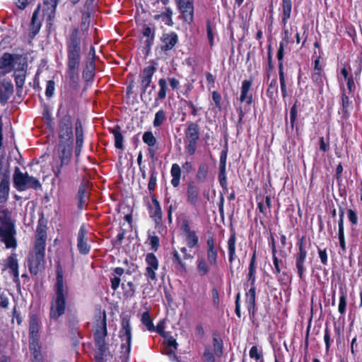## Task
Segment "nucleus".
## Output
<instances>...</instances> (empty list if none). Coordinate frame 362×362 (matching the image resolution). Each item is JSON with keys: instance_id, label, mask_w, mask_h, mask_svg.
Instances as JSON below:
<instances>
[{"instance_id": "nucleus-2", "label": "nucleus", "mask_w": 362, "mask_h": 362, "mask_svg": "<svg viewBox=\"0 0 362 362\" xmlns=\"http://www.w3.org/2000/svg\"><path fill=\"white\" fill-rule=\"evenodd\" d=\"M67 294V287L64 282L62 272L58 269L54 285V295L52 298L50 308V317L52 319L57 320L64 313Z\"/></svg>"}, {"instance_id": "nucleus-40", "label": "nucleus", "mask_w": 362, "mask_h": 362, "mask_svg": "<svg viewBox=\"0 0 362 362\" xmlns=\"http://www.w3.org/2000/svg\"><path fill=\"white\" fill-rule=\"evenodd\" d=\"M26 66L22 71H15L14 78L16 86L18 88H22L25 83V69Z\"/></svg>"}, {"instance_id": "nucleus-39", "label": "nucleus", "mask_w": 362, "mask_h": 362, "mask_svg": "<svg viewBox=\"0 0 362 362\" xmlns=\"http://www.w3.org/2000/svg\"><path fill=\"white\" fill-rule=\"evenodd\" d=\"M208 175V166L205 163H202L198 168L196 175L197 179L200 182H204Z\"/></svg>"}, {"instance_id": "nucleus-32", "label": "nucleus", "mask_w": 362, "mask_h": 362, "mask_svg": "<svg viewBox=\"0 0 362 362\" xmlns=\"http://www.w3.org/2000/svg\"><path fill=\"white\" fill-rule=\"evenodd\" d=\"M325 78V77L323 76L322 71L312 72L311 79L317 87L320 93H322L323 91Z\"/></svg>"}, {"instance_id": "nucleus-64", "label": "nucleus", "mask_w": 362, "mask_h": 362, "mask_svg": "<svg viewBox=\"0 0 362 362\" xmlns=\"http://www.w3.org/2000/svg\"><path fill=\"white\" fill-rule=\"evenodd\" d=\"M318 253H319V256H320L321 262L323 264H327L328 257H327V254L326 250H320V249H319L318 250Z\"/></svg>"}, {"instance_id": "nucleus-28", "label": "nucleus", "mask_w": 362, "mask_h": 362, "mask_svg": "<svg viewBox=\"0 0 362 362\" xmlns=\"http://www.w3.org/2000/svg\"><path fill=\"white\" fill-rule=\"evenodd\" d=\"M251 87V82L250 81H243L241 87V94L240 97V102L246 101L250 105L252 103V95H248L247 93Z\"/></svg>"}, {"instance_id": "nucleus-44", "label": "nucleus", "mask_w": 362, "mask_h": 362, "mask_svg": "<svg viewBox=\"0 0 362 362\" xmlns=\"http://www.w3.org/2000/svg\"><path fill=\"white\" fill-rule=\"evenodd\" d=\"M173 262L176 265V268L181 270H185V264L182 261L177 250H174L173 252Z\"/></svg>"}, {"instance_id": "nucleus-50", "label": "nucleus", "mask_w": 362, "mask_h": 362, "mask_svg": "<svg viewBox=\"0 0 362 362\" xmlns=\"http://www.w3.org/2000/svg\"><path fill=\"white\" fill-rule=\"evenodd\" d=\"M31 350H33V357L32 359V362H42V354L40 351H38L39 346L38 344H35L34 346H30Z\"/></svg>"}, {"instance_id": "nucleus-26", "label": "nucleus", "mask_w": 362, "mask_h": 362, "mask_svg": "<svg viewBox=\"0 0 362 362\" xmlns=\"http://www.w3.org/2000/svg\"><path fill=\"white\" fill-rule=\"evenodd\" d=\"M6 267L10 269L11 273L13 275V280H18V264L16 259V255L12 254L6 259Z\"/></svg>"}, {"instance_id": "nucleus-55", "label": "nucleus", "mask_w": 362, "mask_h": 362, "mask_svg": "<svg viewBox=\"0 0 362 362\" xmlns=\"http://www.w3.org/2000/svg\"><path fill=\"white\" fill-rule=\"evenodd\" d=\"M212 100L215 104V106L219 110H221V95L216 91L212 93Z\"/></svg>"}, {"instance_id": "nucleus-38", "label": "nucleus", "mask_w": 362, "mask_h": 362, "mask_svg": "<svg viewBox=\"0 0 362 362\" xmlns=\"http://www.w3.org/2000/svg\"><path fill=\"white\" fill-rule=\"evenodd\" d=\"M283 68H284L283 65L280 63L279 74V81H280V85H281V91L283 98H286L288 95V93H287V88H286V81H285Z\"/></svg>"}, {"instance_id": "nucleus-37", "label": "nucleus", "mask_w": 362, "mask_h": 362, "mask_svg": "<svg viewBox=\"0 0 362 362\" xmlns=\"http://www.w3.org/2000/svg\"><path fill=\"white\" fill-rule=\"evenodd\" d=\"M112 133L114 135L115 139V146L117 148L122 149L123 148V136L119 131V127H117L114 129L112 130Z\"/></svg>"}, {"instance_id": "nucleus-15", "label": "nucleus", "mask_w": 362, "mask_h": 362, "mask_svg": "<svg viewBox=\"0 0 362 362\" xmlns=\"http://www.w3.org/2000/svg\"><path fill=\"white\" fill-rule=\"evenodd\" d=\"M100 320L98 322L95 332V340L97 347H102L105 345V338L107 335L106 314L105 311H103L102 315H100Z\"/></svg>"}, {"instance_id": "nucleus-56", "label": "nucleus", "mask_w": 362, "mask_h": 362, "mask_svg": "<svg viewBox=\"0 0 362 362\" xmlns=\"http://www.w3.org/2000/svg\"><path fill=\"white\" fill-rule=\"evenodd\" d=\"M149 241L151 250L156 252L159 247V238L156 235L151 236L149 238Z\"/></svg>"}, {"instance_id": "nucleus-19", "label": "nucleus", "mask_w": 362, "mask_h": 362, "mask_svg": "<svg viewBox=\"0 0 362 362\" xmlns=\"http://www.w3.org/2000/svg\"><path fill=\"white\" fill-rule=\"evenodd\" d=\"M58 2L59 0H43V14L49 24H52V21L54 18Z\"/></svg>"}, {"instance_id": "nucleus-52", "label": "nucleus", "mask_w": 362, "mask_h": 362, "mask_svg": "<svg viewBox=\"0 0 362 362\" xmlns=\"http://www.w3.org/2000/svg\"><path fill=\"white\" fill-rule=\"evenodd\" d=\"M297 115H298V109H297L296 103H295L291 107V111H290V119H291V125L292 128H293V127H294L295 122H296V119L297 117Z\"/></svg>"}, {"instance_id": "nucleus-60", "label": "nucleus", "mask_w": 362, "mask_h": 362, "mask_svg": "<svg viewBox=\"0 0 362 362\" xmlns=\"http://www.w3.org/2000/svg\"><path fill=\"white\" fill-rule=\"evenodd\" d=\"M250 356L256 360H259L262 357L261 354L258 352L257 346H253L250 350Z\"/></svg>"}, {"instance_id": "nucleus-12", "label": "nucleus", "mask_w": 362, "mask_h": 362, "mask_svg": "<svg viewBox=\"0 0 362 362\" xmlns=\"http://www.w3.org/2000/svg\"><path fill=\"white\" fill-rule=\"evenodd\" d=\"M177 8L185 22L190 24L194 18L193 0H176Z\"/></svg>"}, {"instance_id": "nucleus-53", "label": "nucleus", "mask_w": 362, "mask_h": 362, "mask_svg": "<svg viewBox=\"0 0 362 362\" xmlns=\"http://www.w3.org/2000/svg\"><path fill=\"white\" fill-rule=\"evenodd\" d=\"M187 144L185 146V152L189 155L194 154L197 149V141L187 142Z\"/></svg>"}, {"instance_id": "nucleus-31", "label": "nucleus", "mask_w": 362, "mask_h": 362, "mask_svg": "<svg viewBox=\"0 0 362 362\" xmlns=\"http://www.w3.org/2000/svg\"><path fill=\"white\" fill-rule=\"evenodd\" d=\"M172 16L173 11L170 8H166L164 12L161 13L160 14L155 15L154 19H161L162 21H163L165 25L171 26L173 24Z\"/></svg>"}, {"instance_id": "nucleus-24", "label": "nucleus", "mask_w": 362, "mask_h": 362, "mask_svg": "<svg viewBox=\"0 0 362 362\" xmlns=\"http://www.w3.org/2000/svg\"><path fill=\"white\" fill-rule=\"evenodd\" d=\"M39 10H40V6L37 7V8L34 11L31 23L30 25V36L31 38H33L40 31L41 28V21L39 18L38 14H39Z\"/></svg>"}, {"instance_id": "nucleus-49", "label": "nucleus", "mask_w": 362, "mask_h": 362, "mask_svg": "<svg viewBox=\"0 0 362 362\" xmlns=\"http://www.w3.org/2000/svg\"><path fill=\"white\" fill-rule=\"evenodd\" d=\"M218 252L216 249L207 250V259L211 265H216L217 262Z\"/></svg>"}, {"instance_id": "nucleus-23", "label": "nucleus", "mask_w": 362, "mask_h": 362, "mask_svg": "<svg viewBox=\"0 0 362 362\" xmlns=\"http://www.w3.org/2000/svg\"><path fill=\"white\" fill-rule=\"evenodd\" d=\"M199 138V128L197 124L190 122L185 131L186 142L197 141Z\"/></svg>"}, {"instance_id": "nucleus-14", "label": "nucleus", "mask_w": 362, "mask_h": 362, "mask_svg": "<svg viewBox=\"0 0 362 362\" xmlns=\"http://www.w3.org/2000/svg\"><path fill=\"white\" fill-rule=\"evenodd\" d=\"M303 240L302 238L297 243L298 246V252L295 255L296 266L298 270V274L300 279H303L304 272H305V262L307 257V251L303 245Z\"/></svg>"}, {"instance_id": "nucleus-62", "label": "nucleus", "mask_w": 362, "mask_h": 362, "mask_svg": "<svg viewBox=\"0 0 362 362\" xmlns=\"http://www.w3.org/2000/svg\"><path fill=\"white\" fill-rule=\"evenodd\" d=\"M181 230L182 231L183 235L192 231L190 229L189 223L187 220H183L181 226Z\"/></svg>"}, {"instance_id": "nucleus-41", "label": "nucleus", "mask_w": 362, "mask_h": 362, "mask_svg": "<svg viewBox=\"0 0 362 362\" xmlns=\"http://www.w3.org/2000/svg\"><path fill=\"white\" fill-rule=\"evenodd\" d=\"M165 120H166L165 112H164L163 110H160L155 115V117H154V120H153V126L155 127H158L160 125H162Z\"/></svg>"}, {"instance_id": "nucleus-25", "label": "nucleus", "mask_w": 362, "mask_h": 362, "mask_svg": "<svg viewBox=\"0 0 362 362\" xmlns=\"http://www.w3.org/2000/svg\"><path fill=\"white\" fill-rule=\"evenodd\" d=\"M76 156H78L81 153L83 144V133L82 129V124L81 122L78 119L76 122Z\"/></svg>"}, {"instance_id": "nucleus-20", "label": "nucleus", "mask_w": 362, "mask_h": 362, "mask_svg": "<svg viewBox=\"0 0 362 362\" xmlns=\"http://www.w3.org/2000/svg\"><path fill=\"white\" fill-rule=\"evenodd\" d=\"M87 231L83 225H82L78 230L77 237V247L81 254L86 255L90 251V245L87 243L86 238Z\"/></svg>"}, {"instance_id": "nucleus-21", "label": "nucleus", "mask_w": 362, "mask_h": 362, "mask_svg": "<svg viewBox=\"0 0 362 362\" xmlns=\"http://www.w3.org/2000/svg\"><path fill=\"white\" fill-rule=\"evenodd\" d=\"M161 49L168 51L172 49L178 42V36L175 32L163 33L161 37Z\"/></svg>"}, {"instance_id": "nucleus-35", "label": "nucleus", "mask_w": 362, "mask_h": 362, "mask_svg": "<svg viewBox=\"0 0 362 362\" xmlns=\"http://www.w3.org/2000/svg\"><path fill=\"white\" fill-rule=\"evenodd\" d=\"M197 272L200 276L207 274L210 270L209 264L204 258H198L197 261Z\"/></svg>"}, {"instance_id": "nucleus-5", "label": "nucleus", "mask_w": 362, "mask_h": 362, "mask_svg": "<svg viewBox=\"0 0 362 362\" xmlns=\"http://www.w3.org/2000/svg\"><path fill=\"white\" fill-rule=\"evenodd\" d=\"M25 66V60L21 55L4 53L0 56V75H5L13 70L22 71Z\"/></svg>"}, {"instance_id": "nucleus-43", "label": "nucleus", "mask_w": 362, "mask_h": 362, "mask_svg": "<svg viewBox=\"0 0 362 362\" xmlns=\"http://www.w3.org/2000/svg\"><path fill=\"white\" fill-rule=\"evenodd\" d=\"M346 308V294L342 288L340 290L339 303L338 310L341 314H344Z\"/></svg>"}, {"instance_id": "nucleus-27", "label": "nucleus", "mask_w": 362, "mask_h": 362, "mask_svg": "<svg viewBox=\"0 0 362 362\" xmlns=\"http://www.w3.org/2000/svg\"><path fill=\"white\" fill-rule=\"evenodd\" d=\"M235 243L236 235L234 232L230 234V236L227 242V247L228 251V259L230 264L233 262L235 258Z\"/></svg>"}, {"instance_id": "nucleus-48", "label": "nucleus", "mask_w": 362, "mask_h": 362, "mask_svg": "<svg viewBox=\"0 0 362 362\" xmlns=\"http://www.w3.org/2000/svg\"><path fill=\"white\" fill-rule=\"evenodd\" d=\"M213 346H214V351L215 354L218 356H220L223 352L222 341L217 337H214Z\"/></svg>"}, {"instance_id": "nucleus-58", "label": "nucleus", "mask_w": 362, "mask_h": 362, "mask_svg": "<svg viewBox=\"0 0 362 362\" xmlns=\"http://www.w3.org/2000/svg\"><path fill=\"white\" fill-rule=\"evenodd\" d=\"M98 351H96L95 358L98 362L103 361V355L105 352V346L103 345L102 347H97Z\"/></svg>"}, {"instance_id": "nucleus-16", "label": "nucleus", "mask_w": 362, "mask_h": 362, "mask_svg": "<svg viewBox=\"0 0 362 362\" xmlns=\"http://www.w3.org/2000/svg\"><path fill=\"white\" fill-rule=\"evenodd\" d=\"M187 202L194 206L197 207L200 202V192L199 187L193 182H191L187 185Z\"/></svg>"}, {"instance_id": "nucleus-36", "label": "nucleus", "mask_w": 362, "mask_h": 362, "mask_svg": "<svg viewBox=\"0 0 362 362\" xmlns=\"http://www.w3.org/2000/svg\"><path fill=\"white\" fill-rule=\"evenodd\" d=\"M184 236H185L187 245L189 247L192 248V247H195L196 245H197L198 241H199V238L196 235L195 231L193 230L190 233H188L184 235Z\"/></svg>"}, {"instance_id": "nucleus-1", "label": "nucleus", "mask_w": 362, "mask_h": 362, "mask_svg": "<svg viewBox=\"0 0 362 362\" xmlns=\"http://www.w3.org/2000/svg\"><path fill=\"white\" fill-rule=\"evenodd\" d=\"M46 240L47 226L40 221L36 229L34 254L30 255L28 260L29 269L33 274H36L43 265Z\"/></svg>"}, {"instance_id": "nucleus-63", "label": "nucleus", "mask_w": 362, "mask_h": 362, "mask_svg": "<svg viewBox=\"0 0 362 362\" xmlns=\"http://www.w3.org/2000/svg\"><path fill=\"white\" fill-rule=\"evenodd\" d=\"M341 103L344 110L346 112L349 107L350 102L349 97L346 96L344 93L342 94Z\"/></svg>"}, {"instance_id": "nucleus-3", "label": "nucleus", "mask_w": 362, "mask_h": 362, "mask_svg": "<svg viewBox=\"0 0 362 362\" xmlns=\"http://www.w3.org/2000/svg\"><path fill=\"white\" fill-rule=\"evenodd\" d=\"M68 74L71 78L78 75L81 62V40L79 30H72L67 41Z\"/></svg>"}, {"instance_id": "nucleus-54", "label": "nucleus", "mask_w": 362, "mask_h": 362, "mask_svg": "<svg viewBox=\"0 0 362 362\" xmlns=\"http://www.w3.org/2000/svg\"><path fill=\"white\" fill-rule=\"evenodd\" d=\"M204 362H214L215 358L214 354L211 352L209 347H206L203 355Z\"/></svg>"}, {"instance_id": "nucleus-59", "label": "nucleus", "mask_w": 362, "mask_h": 362, "mask_svg": "<svg viewBox=\"0 0 362 362\" xmlns=\"http://www.w3.org/2000/svg\"><path fill=\"white\" fill-rule=\"evenodd\" d=\"M284 42H280L279 47L277 52V59L279 61L278 66L279 67L280 63L283 65L282 59L284 57Z\"/></svg>"}, {"instance_id": "nucleus-45", "label": "nucleus", "mask_w": 362, "mask_h": 362, "mask_svg": "<svg viewBox=\"0 0 362 362\" xmlns=\"http://www.w3.org/2000/svg\"><path fill=\"white\" fill-rule=\"evenodd\" d=\"M143 141L148 146H153L156 144V139L151 132H146L143 135Z\"/></svg>"}, {"instance_id": "nucleus-34", "label": "nucleus", "mask_w": 362, "mask_h": 362, "mask_svg": "<svg viewBox=\"0 0 362 362\" xmlns=\"http://www.w3.org/2000/svg\"><path fill=\"white\" fill-rule=\"evenodd\" d=\"M159 90L158 92L157 98H156V103L158 100H163L166 97L168 84L165 78H160L158 81Z\"/></svg>"}, {"instance_id": "nucleus-46", "label": "nucleus", "mask_w": 362, "mask_h": 362, "mask_svg": "<svg viewBox=\"0 0 362 362\" xmlns=\"http://www.w3.org/2000/svg\"><path fill=\"white\" fill-rule=\"evenodd\" d=\"M141 320V322L146 327L148 330H149V331L154 330V326L151 320L148 312H145L142 314Z\"/></svg>"}, {"instance_id": "nucleus-33", "label": "nucleus", "mask_w": 362, "mask_h": 362, "mask_svg": "<svg viewBox=\"0 0 362 362\" xmlns=\"http://www.w3.org/2000/svg\"><path fill=\"white\" fill-rule=\"evenodd\" d=\"M291 8H292L291 0H282V12H283L282 21L284 24H286L287 23L288 19L291 16Z\"/></svg>"}, {"instance_id": "nucleus-57", "label": "nucleus", "mask_w": 362, "mask_h": 362, "mask_svg": "<svg viewBox=\"0 0 362 362\" xmlns=\"http://www.w3.org/2000/svg\"><path fill=\"white\" fill-rule=\"evenodd\" d=\"M166 202L169 204L167 209L168 214H173V211L176 210L177 208V203L176 201L170 202V197H167Z\"/></svg>"}, {"instance_id": "nucleus-9", "label": "nucleus", "mask_w": 362, "mask_h": 362, "mask_svg": "<svg viewBox=\"0 0 362 362\" xmlns=\"http://www.w3.org/2000/svg\"><path fill=\"white\" fill-rule=\"evenodd\" d=\"M145 273L144 276L148 281L157 280L156 272L159 268V261L153 253H147L145 256Z\"/></svg>"}, {"instance_id": "nucleus-6", "label": "nucleus", "mask_w": 362, "mask_h": 362, "mask_svg": "<svg viewBox=\"0 0 362 362\" xmlns=\"http://www.w3.org/2000/svg\"><path fill=\"white\" fill-rule=\"evenodd\" d=\"M13 183L18 191H24L29 188L37 189L41 187L38 180L30 176L27 173H22L18 167L15 168Z\"/></svg>"}, {"instance_id": "nucleus-4", "label": "nucleus", "mask_w": 362, "mask_h": 362, "mask_svg": "<svg viewBox=\"0 0 362 362\" xmlns=\"http://www.w3.org/2000/svg\"><path fill=\"white\" fill-rule=\"evenodd\" d=\"M0 240L5 243L7 248H16V230L7 210H0Z\"/></svg>"}, {"instance_id": "nucleus-42", "label": "nucleus", "mask_w": 362, "mask_h": 362, "mask_svg": "<svg viewBox=\"0 0 362 362\" xmlns=\"http://www.w3.org/2000/svg\"><path fill=\"white\" fill-rule=\"evenodd\" d=\"M278 93V84L276 79L272 80L267 90V95L273 99Z\"/></svg>"}, {"instance_id": "nucleus-22", "label": "nucleus", "mask_w": 362, "mask_h": 362, "mask_svg": "<svg viewBox=\"0 0 362 362\" xmlns=\"http://www.w3.org/2000/svg\"><path fill=\"white\" fill-rule=\"evenodd\" d=\"M150 217L158 223L162 219V210L159 202L156 197H152V202L148 206Z\"/></svg>"}, {"instance_id": "nucleus-47", "label": "nucleus", "mask_w": 362, "mask_h": 362, "mask_svg": "<svg viewBox=\"0 0 362 362\" xmlns=\"http://www.w3.org/2000/svg\"><path fill=\"white\" fill-rule=\"evenodd\" d=\"M246 302L249 306H254L255 303V286H250L248 292L246 293Z\"/></svg>"}, {"instance_id": "nucleus-18", "label": "nucleus", "mask_w": 362, "mask_h": 362, "mask_svg": "<svg viewBox=\"0 0 362 362\" xmlns=\"http://www.w3.org/2000/svg\"><path fill=\"white\" fill-rule=\"evenodd\" d=\"M13 93L11 81L0 78V103L5 104Z\"/></svg>"}, {"instance_id": "nucleus-7", "label": "nucleus", "mask_w": 362, "mask_h": 362, "mask_svg": "<svg viewBox=\"0 0 362 362\" xmlns=\"http://www.w3.org/2000/svg\"><path fill=\"white\" fill-rule=\"evenodd\" d=\"M156 69L153 65H149L145 67L142 71L140 73L139 78L141 79V97L144 101H151V90L148 93H147V88L149 87L150 83H151L152 77L156 71Z\"/></svg>"}, {"instance_id": "nucleus-30", "label": "nucleus", "mask_w": 362, "mask_h": 362, "mask_svg": "<svg viewBox=\"0 0 362 362\" xmlns=\"http://www.w3.org/2000/svg\"><path fill=\"white\" fill-rule=\"evenodd\" d=\"M78 206L80 209H83L88 199L87 186L86 184H82L79 187L78 192Z\"/></svg>"}, {"instance_id": "nucleus-11", "label": "nucleus", "mask_w": 362, "mask_h": 362, "mask_svg": "<svg viewBox=\"0 0 362 362\" xmlns=\"http://www.w3.org/2000/svg\"><path fill=\"white\" fill-rule=\"evenodd\" d=\"M119 337L124 341L122 344L123 351L129 354L131 349L132 341V329L130 327L129 320L124 318L122 321V329L119 331Z\"/></svg>"}, {"instance_id": "nucleus-29", "label": "nucleus", "mask_w": 362, "mask_h": 362, "mask_svg": "<svg viewBox=\"0 0 362 362\" xmlns=\"http://www.w3.org/2000/svg\"><path fill=\"white\" fill-rule=\"evenodd\" d=\"M170 174L172 176L171 184L174 187H177L180 185L181 177V169L178 164L174 163L172 165Z\"/></svg>"}, {"instance_id": "nucleus-17", "label": "nucleus", "mask_w": 362, "mask_h": 362, "mask_svg": "<svg viewBox=\"0 0 362 362\" xmlns=\"http://www.w3.org/2000/svg\"><path fill=\"white\" fill-rule=\"evenodd\" d=\"M40 320L34 315L30 316L29 323L30 346L37 344Z\"/></svg>"}, {"instance_id": "nucleus-8", "label": "nucleus", "mask_w": 362, "mask_h": 362, "mask_svg": "<svg viewBox=\"0 0 362 362\" xmlns=\"http://www.w3.org/2000/svg\"><path fill=\"white\" fill-rule=\"evenodd\" d=\"M58 134L59 141L66 142L68 141H73L72 121L69 115H64L61 119Z\"/></svg>"}, {"instance_id": "nucleus-61", "label": "nucleus", "mask_w": 362, "mask_h": 362, "mask_svg": "<svg viewBox=\"0 0 362 362\" xmlns=\"http://www.w3.org/2000/svg\"><path fill=\"white\" fill-rule=\"evenodd\" d=\"M206 32H207V37L209 40L210 45H211V46H212L213 43H214V35H213L212 28L209 21L207 22V24H206Z\"/></svg>"}, {"instance_id": "nucleus-51", "label": "nucleus", "mask_w": 362, "mask_h": 362, "mask_svg": "<svg viewBox=\"0 0 362 362\" xmlns=\"http://www.w3.org/2000/svg\"><path fill=\"white\" fill-rule=\"evenodd\" d=\"M55 89L54 82L49 80L47 82L45 94L48 98L53 95Z\"/></svg>"}, {"instance_id": "nucleus-10", "label": "nucleus", "mask_w": 362, "mask_h": 362, "mask_svg": "<svg viewBox=\"0 0 362 362\" xmlns=\"http://www.w3.org/2000/svg\"><path fill=\"white\" fill-rule=\"evenodd\" d=\"M73 141H68L66 142L59 141V151L60 152L59 158L61 164L54 170L56 177H59L61 173V168L64 165H67L71 156Z\"/></svg>"}, {"instance_id": "nucleus-13", "label": "nucleus", "mask_w": 362, "mask_h": 362, "mask_svg": "<svg viewBox=\"0 0 362 362\" xmlns=\"http://www.w3.org/2000/svg\"><path fill=\"white\" fill-rule=\"evenodd\" d=\"M0 204L6 202L9 194L10 173L6 168L0 167Z\"/></svg>"}]
</instances>
